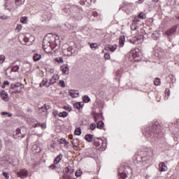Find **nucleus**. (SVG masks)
<instances>
[{
  "instance_id": "f257e3e1",
  "label": "nucleus",
  "mask_w": 179,
  "mask_h": 179,
  "mask_svg": "<svg viewBox=\"0 0 179 179\" xmlns=\"http://www.w3.org/2000/svg\"><path fill=\"white\" fill-rule=\"evenodd\" d=\"M57 45L54 42L51 41L50 38H44L43 40V48L47 54H52L55 52L57 49L55 48Z\"/></svg>"
},
{
  "instance_id": "f03ea898",
  "label": "nucleus",
  "mask_w": 179,
  "mask_h": 179,
  "mask_svg": "<svg viewBox=\"0 0 179 179\" xmlns=\"http://www.w3.org/2000/svg\"><path fill=\"white\" fill-rule=\"evenodd\" d=\"M74 172L73 167L69 165L63 169L64 175L62 176V179H75L73 177Z\"/></svg>"
},
{
  "instance_id": "7ed1b4c3",
  "label": "nucleus",
  "mask_w": 179,
  "mask_h": 179,
  "mask_svg": "<svg viewBox=\"0 0 179 179\" xmlns=\"http://www.w3.org/2000/svg\"><path fill=\"white\" fill-rule=\"evenodd\" d=\"M129 55L134 62L141 61V50L139 48H132L130 50Z\"/></svg>"
},
{
  "instance_id": "20e7f679",
  "label": "nucleus",
  "mask_w": 179,
  "mask_h": 179,
  "mask_svg": "<svg viewBox=\"0 0 179 179\" xmlns=\"http://www.w3.org/2000/svg\"><path fill=\"white\" fill-rule=\"evenodd\" d=\"M23 90V85L21 83L12 84L10 88L11 94L20 93Z\"/></svg>"
},
{
  "instance_id": "39448f33",
  "label": "nucleus",
  "mask_w": 179,
  "mask_h": 179,
  "mask_svg": "<svg viewBox=\"0 0 179 179\" xmlns=\"http://www.w3.org/2000/svg\"><path fill=\"white\" fill-rule=\"evenodd\" d=\"M129 41L134 45H138V44H141L142 41H143V36L137 35L136 36H133L129 39Z\"/></svg>"
},
{
  "instance_id": "423d86ee",
  "label": "nucleus",
  "mask_w": 179,
  "mask_h": 179,
  "mask_svg": "<svg viewBox=\"0 0 179 179\" xmlns=\"http://www.w3.org/2000/svg\"><path fill=\"white\" fill-rule=\"evenodd\" d=\"M93 145L94 147L98 148V149H101V150H106V148H104V141L103 139L96 138L94 139Z\"/></svg>"
},
{
  "instance_id": "0eeeda50",
  "label": "nucleus",
  "mask_w": 179,
  "mask_h": 179,
  "mask_svg": "<svg viewBox=\"0 0 179 179\" xmlns=\"http://www.w3.org/2000/svg\"><path fill=\"white\" fill-rule=\"evenodd\" d=\"M26 136V133L22 131L20 128H17L13 133V138L15 139H23Z\"/></svg>"
},
{
  "instance_id": "6e6552de",
  "label": "nucleus",
  "mask_w": 179,
  "mask_h": 179,
  "mask_svg": "<svg viewBox=\"0 0 179 179\" xmlns=\"http://www.w3.org/2000/svg\"><path fill=\"white\" fill-rule=\"evenodd\" d=\"M162 127L159 124V122H156L151 127V132L152 134H160V131Z\"/></svg>"
},
{
  "instance_id": "1a4fd4ad",
  "label": "nucleus",
  "mask_w": 179,
  "mask_h": 179,
  "mask_svg": "<svg viewBox=\"0 0 179 179\" xmlns=\"http://www.w3.org/2000/svg\"><path fill=\"white\" fill-rule=\"evenodd\" d=\"M177 25H173L170 29H167L165 32V36L167 37H171V36H174L176 34V31H177Z\"/></svg>"
},
{
  "instance_id": "9d476101",
  "label": "nucleus",
  "mask_w": 179,
  "mask_h": 179,
  "mask_svg": "<svg viewBox=\"0 0 179 179\" xmlns=\"http://www.w3.org/2000/svg\"><path fill=\"white\" fill-rule=\"evenodd\" d=\"M17 176L20 178H26L27 176H29V171L26 169H20L19 171L17 172Z\"/></svg>"
},
{
  "instance_id": "9b49d317",
  "label": "nucleus",
  "mask_w": 179,
  "mask_h": 179,
  "mask_svg": "<svg viewBox=\"0 0 179 179\" xmlns=\"http://www.w3.org/2000/svg\"><path fill=\"white\" fill-rule=\"evenodd\" d=\"M158 170L160 171V173H163L164 171H167L169 168L167 167V165H166V163L160 162L158 165Z\"/></svg>"
},
{
  "instance_id": "f8f14e48",
  "label": "nucleus",
  "mask_w": 179,
  "mask_h": 179,
  "mask_svg": "<svg viewBox=\"0 0 179 179\" xmlns=\"http://www.w3.org/2000/svg\"><path fill=\"white\" fill-rule=\"evenodd\" d=\"M1 97L3 101H9V95H8V92H6V91H1Z\"/></svg>"
},
{
  "instance_id": "ddd939ff",
  "label": "nucleus",
  "mask_w": 179,
  "mask_h": 179,
  "mask_svg": "<svg viewBox=\"0 0 179 179\" xmlns=\"http://www.w3.org/2000/svg\"><path fill=\"white\" fill-rule=\"evenodd\" d=\"M58 142H59V143H60V145H64V146L66 149H68L69 143L66 141V139H65L64 138H60L58 140Z\"/></svg>"
},
{
  "instance_id": "4468645a",
  "label": "nucleus",
  "mask_w": 179,
  "mask_h": 179,
  "mask_svg": "<svg viewBox=\"0 0 179 179\" xmlns=\"http://www.w3.org/2000/svg\"><path fill=\"white\" fill-rule=\"evenodd\" d=\"M59 79V76H58V75L57 74H54L50 80V83H49L50 85H54L57 83V80H58Z\"/></svg>"
},
{
  "instance_id": "2eb2a0df",
  "label": "nucleus",
  "mask_w": 179,
  "mask_h": 179,
  "mask_svg": "<svg viewBox=\"0 0 179 179\" xmlns=\"http://www.w3.org/2000/svg\"><path fill=\"white\" fill-rule=\"evenodd\" d=\"M105 50L106 51H111V52H114V51H115V50H117V45H109L108 46L105 47Z\"/></svg>"
},
{
  "instance_id": "dca6fc26",
  "label": "nucleus",
  "mask_w": 179,
  "mask_h": 179,
  "mask_svg": "<svg viewBox=\"0 0 179 179\" xmlns=\"http://www.w3.org/2000/svg\"><path fill=\"white\" fill-rule=\"evenodd\" d=\"M60 69L64 75H68V73H69V68H68L67 65L64 64L60 67Z\"/></svg>"
},
{
  "instance_id": "f3484780",
  "label": "nucleus",
  "mask_w": 179,
  "mask_h": 179,
  "mask_svg": "<svg viewBox=\"0 0 179 179\" xmlns=\"http://www.w3.org/2000/svg\"><path fill=\"white\" fill-rule=\"evenodd\" d=\"M122 8H130L132 9V8H134V3L128 1H123L122 3Z\"/></svg>"
},
{
  "instance_id": "a211bd4d",
  "label": "nucleus",
  "mask_w": 179,
  "mask_h": 179,
  "mask_svg": "<svg viewBox=\"0 0 179 179\" xmlns=\"http://www.w3.org/2000/svg\"><path fill=\"white\" fill-rule=\"evenodd\" d=\"M63 157H64V156L62 155V154L57 155L54 160V164H58V163H59L61 162V160H62Z\"/></svg>"
},
{
  "instance_id": "6ab92c4d",
  "label": "nucleus",
  "mask_w": 179,
  "mask_h": 179,
  "mask_svg": "<svg viewBox=\"0 0 179 179\" xmlns=\"http://www.w3.org/2000/svg\"><path fill=\"white\" fill-rule=\"evenodd\" d=\"M119 44H120V47H124V45L125 44V36H120Z\"/></svg>"
},
{
  "instance_id": "aec40b11",
  "label": "nucleus",
  "mask_w": 179,
  "mask_h": 179,
  "mask_svg": "<svg viewBox=\"0 0 179 179\" xmlns=\"http://www.w3.org/2000/svg\"><path fill=\"white\" fill-rule=\"evenodd\" d=\"M41 59V55L35 53L33 56V60L36 62L37 61H40Z\"/></svg>"
},
{
  "instance_id": "412c9836",
  "label": "nucleus",
  "mask_w": 179,
  "mask_h": 179,
  "mask_svg": "<svg viewBox=\"0 0 179 179\" xmlns=\"http://www.w3.org/2000/svg\"><path fill=\"white\" fill-rule=\"evenodd\" d=\"M73 107H74V108H76L77 110H80V108H82V107H83V104H82V103H80V102H76L73 104Z\"/></svg>"
},
{
  "instance_id": "4be33fe9",
  "label": "nucleus",
  "mask_w": 179,
  "mask_h": 179,
  "mask_svg": "<svg viewBox=\"0 0 179 179\" xmlns=\"http://www.w3.org/2000/svg\"><path fill=\"white\" fill-rule=\"evenodd\" d=\"M96 128L98 129H103V128H104V122H103V121H99L96 123Z\"/></svg>"
},
{
  "instance_id": "5701e85b",
  "label": "nucleus",
  "mask_w": 179,
  "mask_h": 179,
  "mask_svg": "<svg viewBox=\"0 0 179 179\" xmlns=\"http://www.w3.org/2000/svg\"><path fill=\"white\" fill-rule=\"evenodd\" d=\"M85 140L87 141V142H93V135L92 134H87L85 137Z\"/></svg>"
},
{
  "instance_id": "b1692460",
  "label": "nucleus",
  "mask_w": 179,
  "mask_h": 179,
  "mask_svg": "<svg viewBox=\"0 0 179 179\" xmlns=\"http://www.w3.org/2000/svg\"><path fill=\"white\" fill-rule=\"evenodd\" d=\"M75 135H77L78 136H80V135L82 134V129H80V127H78L74 131Z\"/></svg>"
},
{
  "instance_id": "393cba45",
  "label": "nucleus",
  "mask_w": 179,
  "mask_h": 179,
  "mask_svg": "<svg viewBox=\"0 0 179 179\" xmlns=\"http://www.w3.org/2000/svg\"><path fill=\"white\" fill-rule=\"evenodd\" d=\"M161 83H162V81H161L160 78H157L155 79V80H154V85H155V86H160V84H161Z\"/></svg>"
},
{
  "instance_id": "a878e982",
  "label": "nucleus",
  "mask_w": 179,
  "mask_h": 179,
  "mask_svg": "<svg viewBox=\"0 0 179 179\" xmlns=\"http://www.w3.org/2000/svg\"><path fill=\"white\" fill-rule=\"evenodd\" d=\"M59 117H60L62 118H65V117H68V113L66 111L59 113Z\"/></svg>"
},
{
  "instance_id": "bb28decb",
  "label": "nucleus",
  "mask_w": 179,
  "mask_h": 179,
  "mask_svg": "<svg viewBox=\"0 0 179 179\" xmlns=\"http://www.w3.org/2000/svg\"><path fill=\"white\" fill-rule=\"evenodd\" d=\"M24 1L26 0H15V5H17V6H20V5L24 3Z\"/></svg>"
},
{
  "instance_id": "cd10ccee",
  "label": "nucleus",
  "mask_w": 179,
  "mask_h": 179,
  "mask_svg": "<svg viewBox=\"0 0 179 179\" xmlns=\"http://www.w3.org/2000/svg\"><path fill=\"white\" fill-rule=\"evenodd\" d=\"M48 82V80L47 78H44L42 82L40 83V87H43V86H45Z\"/></svg>"
},
{
  "instance_id": "c85d7f7f",
  "label": "nucleus",
  "mask_w": 179,
  "mask_h": 179,
  "mask_svg": "<svg viewBox=\"0 0 179 179\" xmlns=\"http://www.w3.org/2000/svg\"><path fill=\"white\" fill-rule=\"evenodd\" d=\"M119 176L120 178H122V179H125L127 177V173L125 172L121 173L120 171H119Z\"/></svg>"
},
{
  "instance_id": "c756f323",
  "label": "nucleus",
  "mask_w": 179,
  "mask_h": 179,
  "mask_svg": "<svg viewBox=\"0 0 179 179\" xmlns=\"http://www.w3.org/2000/svg\"><path fill=\"white\" fill-rule=\"evenodd\" d=\"M131 30L135 31L138 29V24L136 23H132L130 26Z\"/></svg>"
},
{
  "instance_id": "7c9ffc66",
  "label": "nucleus",
  "mask_w": 179,
  "mask_h": 179,
  "mask_svg": "<svg viewBox=\"0 0 179 179\" xmlns=\"http://www.w3.org/2000/svg\"><path fill=\"white\" fill-rule=\"evenodd\" d=\"M19 71V66L15 65L11 67V72H17Z\"/></svg>"
},
{
  "instance_id": "2f4dec72",
  "label": "nucleus",
  "mask_w": 179,
  "mask_h": 179,
  "mask_svg": "<svg viewBox=\"0 0 179 179\" xmlns=\"http://www.w3.org/2000/svg\"><path fill=\"white\" fill-rule=\"evenodd\" d=\"M90 47L92 48V50H97L99 48V46H97V43H90Z\"/></svg>"
},
{
  "instance_id": "473e14b6",
  "label": "nucleus",
  "mask_w": 179,
  "mask_h": 179,
  "mask_svg": "<svg viewBox=\"0 0 179 179\" xmlns=\"http://www.w3.org/2000/svg\"><path fill=\"white\" fill-rule=\"evenodd\" d=\"M83 101H84V103H89V101H90V98L89 96H87V95H85L83 97Z\"/></svg>"
},
{
  "instance_id": "72a5a7b5",
  "label": "nucleus",
  "mask_w": 179,
  "mask_h": 179,
  "mask_svg": "<svg viewBox=\"0 0 179 179\" xmlns=\"http://www.w3.org/2000/svg\"><path fill=\"white\" fill-rule=\"evenodd\" d=\"M20 22L21 23H24V24L27 23V17L26 16L22 17L20 19Z\"/></svg>"
},
{
  "instance_id": "f704fd0d",
  "label": "nucleus",
  "mask_w": 179,
  "mask_h": 179,
  "mask_svg": "<svg viewBox=\"0 0 179 179\" xmlns=\"http://www.w3.org/2000/svg\"><path fill=\"white\" fill-rule=\"evenodd\" d=\"M10 83L9 81H4L1 85L2 89H5V87H6V86H9Z\"/></svg>"
},
{
  "instance_id": "c9c22d12",
  "label": "nucleus",
  "mask_w": 179,
  "mask_h": 179,
  "mask_svg": "<svg viewBox=\"0 0 179 179\" xmlns=\"http://www.w3.org/2000/svg\"><path fill=\"white\" fill-rule=\"evenodd\" d=\"M92 16L94 17H99L100 16H101V15L99 14V13H97V11H93L92 12Z\"/></svg>"
},
{
  "instance_id": "e433bc0d",
  "label": "nucleus",
  "mask_w": 179,
  "mask_h": 179,
  "mask_svg": "<svg viewBox=\"0 0 179 179\" xmlns=\"http://www.w3.org/2000/svg\"><path fill=\"white\" fill-rule=\"evenodd\" d=\"M138 16L141 18V19H146V14H145V13L141 12L138 14Z\"/></svg>"
},
{
  "instance_id": "4c0bfd02",
  "label": "nucleus",
  "mask_w": 179,
  "mask_h": 179,
  "mask_svg": "<svg viewBox=\"0 0 179 179\" xmlns=\"http://www.w3.org/2000/svg\"><path fill=\"white\" fill-rule=\"evenodd\" d=\"M90 129H91V131H94V129H96V124L91 123L90 124Z\"/></svg>"
},
{
  "instance_id": "58836bf2",
  "label": "nucleus",
  "mask_w": 179,
  "mask_h": 179,
  "mask_svg": "<svg viewBox=\"0 0 179 179\" xmlns=\"http://www.w3.org/2000/svg\"><path fill=\"white\" fill-rule=\"evenodd\" d=\"M76 177H80L82 176V171L77 170L75 173Z\"/></svg>"
},
{
  "instance_id": "ea45409f",
  "label": "nucleus",
  "mask_w": 179,
  "mask_h": 179,
  "mask_svg": "<svg viewBox=\"0 0 179 179\" xmlns=\"http://www.w3.org/2000/svg\"><path fill=\"white\" fill-rule=\"evenodd\" d=\"M6 57L5 55H0V64H3V62H5Z\"/></svg>"
},
{
  "instance_id": "a19ab883",
  "label": "nucleus",
  "mask_w": 179,
  "mask_h": 179,
  "mask_svg": "<svg viewBox=\"0 0 179 179\" xmlns=\"http://www.w3.org/2000/svg\"><path fill=\"white\" fill-rule=\"evenodd\" d=\"M71 143L73 145V148L74 150H78V149H79V145L75 144V143H73V141H72Z\"/></svg>"
},
{
  "instance_id": "79ce46f5",
  "label": "nucleus",
  "mask_w": 179,
  "mask_h": 179,
  "mask_svg": "<svg viewBox=\"0 0 179 179\" xmlns=\"http://www.w3.org/2000/svg\"><path fill=\"white\" fill-rule=\"evenodd\" d=\"M141 17L138 16H136L134 17V22H141Z\"/></svg>"
},
{
  "instance_id": "37998d69",
  "label": "nucleus",
  "mask_w": 179,
  "mask_h": 179,
  "mask_svg": "<svg viewBox=\"0 0 179 179\" xmlns=\"http://www.w3.org/2000/svg\"><path fill=\"white\" fill-rule=\"evenodd\" d=\"M52 115L54 117H57V115L59 116V112H58V110H53L52 112Z\"/></svg>"
},
{
  "instance_id": "c03bdc74",
  "label": "nucleus",
  "mask_w": 179,
  "mask_h": 179,
  "mask_svg": "<svg viewBox=\"0 0 179 179\" xmlns=\"http://www.w3.org/2000/svg\"><path fill=\"white\" fill-rule=\"evenodd\" d=\"M22 24H18L15 28V30H17V31H20V30H22Z\"/></svg>"
},
{
  "instance_id": "a18cd8bd",
  "label": "nucleus",
  "mask_w": 179,
  "mask_h": 179,
  "mask_svg": "<svg viewBox=\"0 0 179 179\" xmlns=\"http://www.w3.org/2000/svg\"><path fill=\"white\" fill-rule=\"evenodd\" d=\"M59 85L62 86V87H65V82L64 80H59Z\"/></svg>"
},
{
  "instance_id": "49530a36",
  "label": "nucleus",
  "mask_w": 179,
  "mask_h": 179,
  "mask_svg": "<svg viewBox=\"0 0 179 179\" xmlns=\"http://www.w3.org/2000/svg\"><path fill=\"white\" fill-rule=\"evenodd\" d=\"M1 115H8V117H12V113H9L8 112H2Z\"/></svg>"
},
{
  "instance_id": "de8ad7c7",
  "label": "nucleus",
  "mask_w": 179,
  "mask_h": 179,
  "mask_svg": "<svg viewBox=\"0 0 179 179\" xmlns=\"http://www.w3.org/2000/svg\"><path fill=\"white\" fill-rule=\"evenodd\" d=\"M104 58H105V59H110V58H111L110 53H106L104 55Z\"/></svg>"
},
{
  "instance_id": "09e8293b",
  "label": "nucleus",
  "mask_w": 179,
  "mask_h": 179,
  "mask_svg": "<svg viewBox=\"0 0 179 179\" xmlns=\"http://www.w3.org/2000/svg\"><path fill=\"white\" fill-rule=\"evenodd\" d=\"M57 62H58L59 64H64V59H62V57H59V59H57Z\"/></svg>"
},
{
  "instance_id": "8fccbe9b",
  "label": "nucleus",
  "mask_w": 179,
  "mask_h": 179,
  "mask_svg": "<svg viewBox=\"0 0 179 179\" xmlns=\"http://www.w3.org/2000/svg\"><path fill=\"white\" fill-rule=\"evenodd\" d=\"M49 168L52 170H55V169H57V165L55 164H51Z\"/></svg>"
},
{
  "instance_id": "3c124183",
  "label": "nucleus",
  "mask_w": 179,
  "mask_h": 179,
  "mask_svg": "<svg viewBox=\"0 0 179 179\" xmlns=\"http://www.w3.org/2000/svg\"><path fill=\"white\" fill-rule=\"evenodd\" d=\"M165 96H170V90L169 88L165 90Z\"/></svg>"
},
{
  "instance_id": "603ef678",
  "label": "nucleus",
  "mask_w": 179,
  "mask_h": 179,
  "mask_svg": "<svg viewBox=\"0 0 179 179\" xmlns=\"http://www.w3.org/2000/svg\"><path fill=\"white\" fill-rule=\"evenodd\" d=\"M42 129H45L47 128V124H45V123L41 124V126Z\"/></svg>"
},
{
  "instance_id": "864d4df0",
  "label": "nucleus",
  "mask_w": 179,
  "mask_h": 179,
  "mask_svg": "<svg viewBox=\"0 0 179 179\" xmlns=\"http://www.w3.org/2000/svg\"><path fill=\"white\" fill-rule=\"evenodd\" d=\"M3 177H5L6 178H9V176L8 175V173H6V172H3Z\"/></svg>"
},
{
  "instance_id": "5fc2aeb1",
  "label": "nucleus",
  "mask_w": 179,
  "mask_h": 179,
  "mask_svg": "<svg viewBox=\"0 0 179 179\" xmlns=\"http://www.w3.org/2000/svg\"><path fill=\"white\" fill-rule=\"evenodd\" d=\"M41 124L40 123H36V124H34L33 127L34 128H37V127H41Z\"/></svg>"
},
{
  "instance_id": "6e6d98bb",
  "label": "nucleus",
  "mask_w": 179,
  "mask_h": 179,
  "mask_svg": "<svg viewBox=\"0 0 179 179\" xmlns=\"http://www.w3.org/2000/svg\"><path fill=\"white\" fill-rule=\"evenodd\" d=\"M70 96H71V97L74 98V97H76V94H75L73 92H70Z\"/></svg>"
},
{
  "instance_id": "4d7b16f0",
  "label": "nucleus",
  "mask_w": 179,
  "mask_h": 179,
  "mask_svg": "<svg viewBox=\"0 0 179 179\" xmlns=\"http://www.w3.org/2000/svg\"><path fill=\"white\" fill-rule=\"evenodd\" d=\"M0 19H1V20L8 19V16H6V15H4V16H1V17H0Z\"/></svg>"
},
{
  "instance_id": "13d9d810",
  "label": "nucleus",
  "mask_w": 179,
  "mask_h": 179,
  "mask_svg": "<svg viewBox=\"0 0 179 179\" xmlns=\"http://www.w3.org/2000/svg\"><path fill=\"white\" fill-rule=\"evenodd\" d=\"M48 72H50V73H54V69H50Z\"/></svg>"
},
{
  "instance_id": "bf43d9fd",
  "label": "nucleus",
  "mask_w": 179,
  "mask_h": 179,
  "mask_svg": "<svg viewBox=\"0 0 179 179\" xmlns=\"http://www.w3.org/2000/svg\"><path fill=\"white\" fill-rule=\"evenodd\" d=\"M143 1H144V0H138V1H137V3H138V4H140V3H143Z\"/></svg>"
},
{
  "instance_id": "052dcab7",
  "label": "nucleus",
  "mask_w": 179,
  "mask_h": 179,
  "mask_svg": "<svg viewBox=\"0 0 179 179\" xmlns=\"http://www.w3.org/2000/svg\"><path fill=\"white\" fill-rule=\"evenodd\" d=\"M64 109L65 110H67L68 111H71V108H69V107H64Z\"/></svg>"
},
{
  "instance_id": "680f3d73",
  "label": "nucleus",
  "mask_w": 179,
  "mask_h": 179,
  "mask_svg": "<svg viewBox=\"0 0 179 179\" xmlns=\"http://www.w3.org/2000/svg\"><path fill=\"white\" fill-rule=\"evenodd\" d=\"M69 139H73V136H72V135H70L69 136Z\"/></svg>"
},
{
  "instance_id": "e2e57ef3",
  "label": "nucleus",
  "mask_w": 179,
  "mask_h": 179,
  "mask_svg": "<svg viewBox=\"0 0 179 179\" xmlns=\"http://www.w3.org/2000/svg\"><path fill=\"white\" fill-rule=\"evenodd\" d=\"M153 2H159V0H152Z\"/></svg>"
},
{
  "instance_id": "0e129e2a",
  "label": "nucleus",
  "mask_w": 179,
  "mask_h": 179,
  "mask_svg": "<svg viewBox=\"0 0 179 179\" xmlns=\"http://www.w3.org/2000/svg\"><path fill=\"white\" fill-rule=\"evenodd\" d=\"M69 50H71V48H67V50H68V51H69Z\"/></svg>"
},
{
  "instance_id": "69168bd1",
  "label": "nucleus",
  "mask_w": 179,
  "mask_h": 179,
  "mask_svg": "<svg viewBox=\"0 0 179 179\" xmlns=\"http://www.w3.org/2000/svg\"><path fill=\"white\" fill-rule=\"evenodd\" d=\"M0 80H1V77H0Z\"/></svg>"
}]
</instances>
